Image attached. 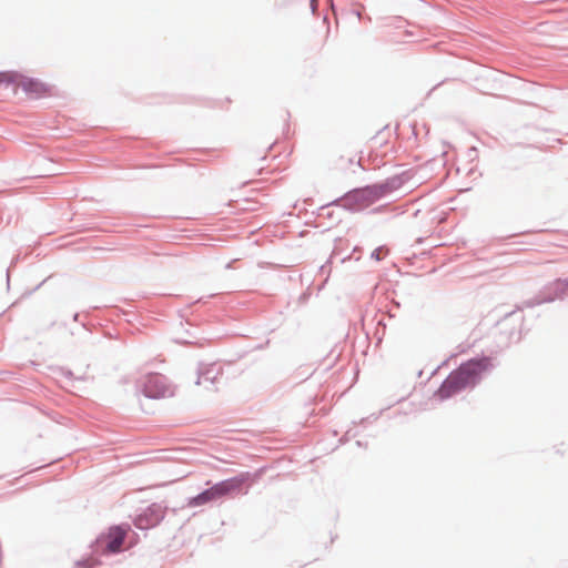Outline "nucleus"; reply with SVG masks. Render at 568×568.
I'll return each instance as SVG.
<instances>
[{"mask_svg":"<svg viewBox=\"0 0 568 568\" xmlns=\"http://www.w3.org/2000/svg\"><path fill=\"white\" fill-rule=\"evenodd\" d=\"M491 367L490 358L481 357L470 359L462 364L456 371L455 375L463 382L464 386L474 385L480 375Z\"/></svg>","mask_w":568,"mask_h":568,"instance_id":"nucleus-4","label":"nucleus"},{"mask_svg":"<svg viewBox=\"0 0 568 568\" xmlns=\"http://www.w3.org/2000/svg\"><path fill=\"white\" fill-rule=\"evenodd\" d=\"M329 434L332 437L337 438V443L334 445L332 450H335L336 448H338L343 443L349 440V438H352V437L355 438V437H358V435H359L358 428H353V427L347 428L345 434L342 436H339V432L336 428H329Z\"/></svg>","mask_w":568,"mask_h":568,"instance_id":"nucleus-8","label":"nucleus"},{"mask_svg":"<svg viewBox=\"0 0 568 568\" xmlns=\"http://www.w3.org/2000/svg\"><path fill=\"white\" fill-rule=\"evenodd\" d=\"M387 250H384L383 247H378L376 248L373 253H372V256L376 260V261H381L386 254H387Z\"/></svg>","mask_w":568,"mask_h":568,"instance_id":"nucleus-12","label":"nucleus"},{"mask_svg":"<svg viewBox=\"0 0 568 568\" xmlns=\"http://www.w3.org/2000/svg\"><path fill=\"white\" fill-rule=\"evenodd\" d=\"M211 503H213V501L211 498L210 489L205 488L202 491H200L199 494H196L195 496L189 497L186 500V506L199 507V506H203V505L211 504Z\"/></svg>","mask_w":568,"mask_h":568,"instance_id":"nucleus-9","label":"nucleus"},{"mask_svg":"<svg viewBox=\"0 0 568 568\" xmlns=\"http://www.w3.org/2000/svg\"><path fill=\"white\" fill-rule=\"evenodd\" d=\"M558 285H561V286H567L568 283H565V282H559Z\"/></svg>","mask_w":568,"mask_h":568,"instance_id":"nucleus-16","label":"nucleus"},{"mask_svg":"<svg viewBox=\"0 0 568 568\" xmlns=\"http://www.w3.org/2000/svg\"><path fill=\"white\" fill-rule=\"evenodd\" d=\"M356 164H359V160H355V158L348 159L347 163H342L339 165V169L347 171V170L353 169Z\"/></svg>","mask_w":568,"mask_h":568,"instance_id":"nucleus-11","label":"nucleus"},{"mask_svg":"<svg viewBox=\"0 0 568 568\" xmlns=\"http://www.w3.org/2000/svg\"><path fill=\"white\" fill-rule=\"evenodd\" d=\"M131 530L128 523L111 525L106 531L101 532L91 541V554L75 561L77 568H97L102 565L101 556H113L123 551L122 545Z\"/></svg>","mask_w":568,"mask_h":568,"instance_id":"nucleus-1","label":"nucleus"},{"mask_svg":"<svg viewBox=\"0 0 568 568\" xmlns=\"http://www.w3.org/2000/svg\"><path fill=\"white\" fill-rule=\"evenodd\" d=\"M17 79V71H2L0 72V87L1 85H13Z\"/></svg>","mask_w":568,"mask_h":568,"instance_id":"nucleus-10","label":"nucleus"},{"mask_svg":"<svg viewBox=\"0 0 568 568\" xmlns=\"http://www.w3.org/2000/svg\"><path fill=\"white\" fill-rule=\"evenodd\" d=\"M336 537H337L336 535H335V536L331 535V544H333V542H334V540H335V538H336Z\"/></svg>","mask_w":568,"mask_h":568,"instance_id":"nucleus-15","label":"nucleus"},{"mask_svg":"<svg viewBox=\"0 0 568 568\" xmlns=\"http://www.w3.org/2000/svg\"><path fill=\"white\" fill-rule=\"evenodd\" d=\"M226 432H230V430H235L234 428H226L225 429Z\"/></svg>","mask_w":568,"mask_h":568,"instance_id":"nucleus-18","label":"nucleus"},{"mask_svg":"<svg viewBox=\"0 0 568 568\" xmlns=\"http://www.w3.org/2000/svg\"><path fill=\"white\" fill-rule=\"evenodd\" d=\"M140 392L146 398L161 399L173 396L174 389L166 377L158 373L145 375L140 383Z\"/></svg>","mask_w":568,"mask_h":568,"instance_id":"nucleus-2","label":"nucleus"},{"mask_svg":"<svg viewBox=\"0 0 568 568\" xmlns=\"http://www.w3.org/2000/svg\"><path fill=\"white\" fill-rule=\"evenodd\" d=\"M13 85L16 87L14 91L20 88L32 98H40L51 93V87L38 79L27 77L18 71Z\"/></svg>","mask_w":568,"mask_h":568,"instance_id":"nucleus-6","label":"nucleus"},{"mask_svg":"<svg viewBox=\"0 0 568 568\" xmlns=\"http://www.w3.org/2000/svg\"><path fill=\"white\" fill-rule=\"evenodd\" d=\"M134 398L136 399V404L140 408H142V405H141V402H140V396L139 394H134Z\"/></svg>","mask_w":568,"mask_h":568,"instance_id":"nucleus-14","label":"nucleus"},{"mask_svg":"<svg viewBox=\"0 0 568 568\" xmlns=\"http://www.w3.org/2000/svg\"><path fill=\"white\" fill-rule=\"evenodd\" d=\"M70 387L77 388L73 384H70ZM72 392H75V389H71Z\"/></svg>","mask_w":568,"mask_h":568,"instance_id":"nucleus-17","label":"nucleus"},{"mask_svg":"<svg viewBox=\"0 0 568 568\" xmlns=\"http://www.w3.org/2000/svg\"><path fill=\"white\" fill-rule=\"evenodd\" d=\"M367 445H368V443H367V442H364V440H362V439H357V440H356V446H358V447H364V448H366V447H367Z\"/></svg>","mask_w":568,"mask_h":568,"instance_id":"nucleus-13","label":"nucleus"},{"mask_svg":"<svg viewBox=\"0 0 568 568\" xmlns=\"http://www.w3.org/2000/svg\"><path fill=\"white\" fill-rule=\"evenodd\" d=\"M169 507L162 503H151L138 510L133 518V525L140 530H150L159 526L165 518Z\"/></svg>","mask_w":568,"mask_h":568,"instance_id":"nucleus-3","label":"nucleus"},{"mask_svg":"<svg viewBox=\"0 0 568 568\" xmlns=\"http://www.w3.org/2000/svg\"><path fill=\"white\" fill-rule=\"evenodd\" d=\"M246 476L241 474L227 479L220 480L207 487L210 489L212 501H217L224 497H232L236 494L246 491Z\"/></svg>","mask_w":568,"mask_h":568,"instance_id":"nucleus-5","label":"nucleus"},{"mask_svg":"<svg viewBox=\"0 0 568 568\" xmlns=\"http://www.w3.org/2000/svg\"><path fill=\"white\" fill-rule=\"evenodd\" d=\"M464 388L466 387L464 386L463 382L453 372L444 381L436 395L439 397V399H446Z\"/></svg>","mask_w":568,"mask_h":568,"instance_id":"nucleus-7","label":"nucleus"}]
</instances>
